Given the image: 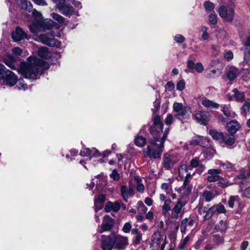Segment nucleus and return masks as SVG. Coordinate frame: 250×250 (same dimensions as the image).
Listing matches in <instances>:
<instances>
[{
	"label": "nucleus",
	"instance_id": "nucleus-2",
	"mask_svg": "<svg viewBox=\"0 0 250 250\" xmlns=\"http://www.w3.org/2000/svg\"><path fill=\"white\" fill-rule=\"evenodd\" d=\"M49 64L44 61L34 57L28 58L27 62L21 63L18 71L25 78L36 80L43 71L49 68Z\"/></svg>",
	"mask_w": 250,
	"mask_h": 250
},
{
	"label": "nucleus",
	"instance_id": "nucleus-9",
	"mask_svg": "<svg viewBox=\"0 0 250 250\" xmlns=\"http://www.w3.org/2000/svg\"><path fill=\"white\" fill-rule=\"evenodd\" d=\"M0 79V85L5 83L9 86H13L17 82V76L13 72L9 70L6 71L5 75H4V77H2V79Z\"/></svg>",
	"mask_w": 250,
	"mask_h": 250
},
{
	"label": "nucleus",
	"instance_id": "nucleus-20",
	"mask_svg": "<svg viewBox=\"0 0 250 250\" xmlns=\"http://www.w3.org/2000/svg\"><path fill=\"white\" fill-rule=\"evenodd\" d=\"M120 204L118 202H108L104 208L105 211L108 212L111 211L115 212L118 211L120 209Z\"/></svg>",
	"mask_w": 250,
	"mask_h": 250
},
{
	"label": "nucleus",
	"instance_id": "nucleus-27",
	"mask_svg": "<svg viewBox=\"0 0 250 250\" xmlns=\"http://www.w3.org/2000/svg\"><path fill=\"white\" fill-rule=\"evenodd\" d=\"M235 141V137L233 135H223L221 143H225L226 145L230 146L234 144Z\"/></svg>",
	"mask_w": 250,
	"mask_h": 250
},
{
	"label": "nucleus",
	"instance_id": "nucleus-61",
	"mask_svg": "<svg viewBox=\"0 0 250 250\" xmlns=\"http://www.w3.org/2000/svg\"><path fill=\"white\" fill-rule=\"evenodd\" d=\"M199 165V161L198 159L197 158H195L194 159H193L191 162H190V165L189 167V168L190 167H196Z\"/></svg>",
	"mask_w": 250,
	"mask_h": 250
},
{
	"label": "nucleus",
	"instance_id": "nucleus-42",
	"mask_svg": "<svg viewBox=\"0 0 250 250\" xmlns=\"http://www.w3.org/2000/svg\"><path fill=\"white\" fill-rule=\"evenodd\" d=\"M204 7L207 11H212L214 8V4L209 0L206 1L204 3Z\"/></svg>",
	"mask_w": 250,
	"mask_h": 250
},
{
	"label": "nucleus",
	"instance_id": "nucleus-35",
	"mask_svg": "<svg viewBox=\"0 0 250 250\" xmlns=\"http://www.w3.org/2000/svg\"><path fill=\"white\" fill-rule=\"evenodd\" d=\"M38 54L42 58L47 59L48 57H49V53L47 49L44 47L39 48L38 50Z\"/></svg>",
	"mask_w": 250,
	"mask_h": 250
},
{
	"label": "nucleus",
	"instance_id": "nucleus-41",
	"mask_svg": "<svg viewBox=\"0 0 250 250\" xmlns=\"http://www.w3.org/2000/svg\"><path fill=\"white\" fill-rule=\"evenodd\" d=\"M51 16L53 20L57 21L58 22L60 23H63L64 21V18L58 14L52 13L51 14Z\"/></svg>",
	"mask_w": 250,
	"mask_h": 250
},
{
	"label": "nucleus",
	"instance_id": "nucleus-25",
	"mask_svg": "<svg viewBox=\"0 0 250 250\" xmlns=\"http://www.w3.org/2000/svg\"><path fill=\"white\" fill-rule=\"evenodd\" d=\"M201 104L205 107L209 108H218L219 106V104L207 98L203 99Z\"/></svg>",
	"mask_w": 250,
	"mask_h": 250
},
{
	"label": "nucleus",
	"instance_id": "nucleus-14",
	"mask_svg": "<svg viewBox=\"0 0 250 250\" xmlns=\"http://www.w3.org/2000/svg\"><path fill=\"white\" fill-rule=\"evenodd\" d=\"M80 154L83 157H100L101 156V153L98 150L95 148L90 149L89 148H83L80 151Z\"/></svg>",
	"mask_w": 250,
	"mask_h": 250
},
{
	"label": "nucleus",
	"instance_id": "nucleus-16",
	"mask_svg": "<svg viewBox=\"0 0 250 250\" xmlns=\"http://www.w3.org/2000/svg\"><path fill=\"white\" fill-rule=\"evenodd\" d=\"M221 172V170L217 169H209L208 172L209 175L207 178V180L209 182H215L218 181L220 178L219 174Z\"/></svg>",
	"mask_w": 250,
	"mask_h": 250
},
{
	"label": "nucleus",
	"instance_id": "nucleus-4",
	"mask_svg": "<svg viewBox=\"0 0 250 250\" xmlns=\"http://www.w3.org/2000/svg\"><path fill=\"white\" fill-rule=\"evenodd\" d=\"M102 248L103 250H112L113 248L121 250L128 245V238L120 235L112 234L108 236H102Z\"/></svg>",
	"mask_w": 250,
	"mask_h": 250
},
{
	"label": "nucleus",
	"instance_id": "nucleus-31",
	"mask_svg": "<svg viewBox=\"0 0 250 250\" xmlns=\"http://www.w3.org/2000/svg\"><path fill=\"white\" fill-rule=\"evenodd\" d=\"M209 133L213 139L218 141L221 143L223 136V134L222 132H220L215 130L212 129L209 130Z\"/></svg>",
	"mask_w": 250,
	"mask_h": 250
},
{
	"label": "nucleus",
	"instance_id": "nucleus-21",
	"mask_svg": "<svg viewBox=\"0 0 250 250\" xmlns=\"http://www.w3.org/2000/svg\"><path fill=\"white\" fill-rule=\"evenodd\" d=\"M199 211L200 212V213H205V215L204 216V218L205 220H208L209 219H210L212 216L213 214L215 212L214 208H213V206L210 207L208 209H207L205 207H201L199 209Z\"/></svg>",
	"mask_w": 250,
	"mask_h": 250
},
{
	"label": "nucleus",
	"instance_id": "nucleus-56",
	"mask_svg": "<svg viewBox=\"0 0 250 250\" xmlns=\"http://www.w3.org/2000/svg\"><path fill=\"white\" fill-rule=\"evenodd\" d=\"M174 40L177 43H182L185 41V39L183 36L180 34H177L175 36Z\"/></svg>",
	"mask_w": 250,
	"mask_h": 250
},
{
	"label": "nucleus",
	"instance_id": "nucleus-55",
	"mask_svg": "<svg viewBox=\"0 0 250 250\" xmlns=\"http://www.w3.org/2000/svg\"><path fill=\"white\" fill-rule=\"evenodd\" d=\"M224 57L228 61L231 60L233 58V53L231 51H228L224 54Z\"/></svg>",
	"mask_w": 250,
	"mask_h": 250
},
{
	"label": "nucleus",
	"instance_id": "nucleus-28",
	"mask_svg": "<svg viewBox=\"0 0 250 250\" xmlns=\"http://www.w3.org/2000/svg\"><path fill=\"white\" fill-rule=\"evenodd\" d=\"M3 61L5 64L11 69H14L16 68L14 62H16V59L15 57L8 56V58L4 59Z\"/></svg>",
	"mask_w": 250,
	"mask_h": 250
},
{
	"label": "nucleus",
	"instance_id": "nucleus-48",
	"mask_svg": "<svg viewBox=\"0 0 250 250\" xmlns=\"http://www.w3.org/2000/svg\"><path fill=\"white\" fill-rule=\"evenodd\" d=\"M238 198H239L238 196H230L229 197V199L228 201L229 206L230 208H233V206H234V202L235 201H237Z\"/></svg>",
	"mask_w": 250,
	"mask_h": 250
},
{
	"label": "nucleus",
	"instance_id": "nucleus-12",
	"mask_svg": "<svg viewBox=\"0 0 250 250\" xmlns=\"http://www.w3.org/2000/svg\"><path fill=\"white\" fill-rule=\"evenodd\" d=\"M56 7L59 11L65 16H69L74 12L73 7L69 4H64V1H59Z\"/></svg>",
	"mask_w": 250,
	"mask_h": 250
},
{
	"label": "nucleus",
	"instance_id": "nucleus-22",
	"mask_svg": "<svg viewBox=\"0 0 250 250\" xmlns=\"http://www.w3.org/2000/svg\"><path fill=\"white\" fill-rule=\"evenodd\" d=\"M121 194L125 201L127 202L129 196H133V189L132 188L130 187L127 190L126 186H122L121 188Z\"/></svg>",
	"mask_w": 250,
	"mask_h": 250
},
{
	"label": "nucleus",
	"instance_id": "nucleus-36",
	"mask_svg": "<svg viewBox=\"0 0 250 250\" xmlns=\"http://www.w3.org/2000/svg\"><path fill=\"white\" fill-rule=\"evenodd\" d=\"M203 197L205 200L208 202L211 201L214 197L212 192L208 190H206L203 192Z\"/></svg>",
	"mask_w": 250,
	"mask_h": 250
},
{
	"label": "nucleus",
	"instance_id": "nucleus-44",
	"mask_svg": "<svg viewBox=\"0 0 250 250\" xmlns=\"http://www.w3.org/2000/svg\"><path fill=\"white\" fill-rule=\"evenodd\" d=\"M190 240V236L189 235L187 236L184 240H183L179 245V248L180 249H183L187 245Z\"/></svg>",
	"mask_w": 250,
	"mask_h": 250
},
{
	"label": "nucleus",
	"instance_id": "nucleus-29",
	"mask_svg": "<svg viewBox=\"0 0 250 250\" xmlns=\"http://www.w3.org/2000/svg\"><path fill=\"white\" fill-rule=\"evenodd\" d=\"M227 229V225L226 222L224 221H220L219 223L216 224L214 228V230L216 231H220L221 232H224Z\"/></svg>",
	"mask_w": 250,
	"mask_h": 250
},
{
	"label": "nucleus",
	"instance_id": "nucleus-1",
	"mask_svg": "<svg viewBox=\"0 0 250 250\" xmlns=\"http://www.w3.org/2000/svg\"><path fill=\"white\" fill-rule=\"evenodd\" d=\"M21 7L22 9L30 13L25 14L28 21H30L28 17L32 16V23L28 26L32 33L36 34L39 32L50 29L53 26L54 22L52 20H43L42 15L38 11L36 10H32V5L30 1L27 0H21Z\"/></svg>",
	"mask_w": 250,
	"mask_h": 250
},
{
	"label": "nucleus",
	"instance_id": "nucleus-19",
	"mask_svg": "<svg viewBox=\"0 0 250 250\" xmlns=\"http://www.w3.org/2000/svg\"><path fill=\"white\" fill-rule=\"evenodd\" d=\"M105 200V196L104 194H100L94 199L95 211L97 213L98 210L103 207V203Z\"/></svg>",
	"mask_w": 250,
	"mask_h": 250
},
{
	"label": "nucleus",
	"instance_id": "nucleus-5",
	"mask_svg": "<svg viewBox=\"0 0 250 250\" xmlns=\"http://www.w3.org/2000/svg\"><path fill=\"white\" fill-rule=\"evenodd\" d=\"M173 109L175 112V116L178 119L182 121L190 118L191 113V108L187 106H184L182 103H174Z\"/></svg>",
	"mask_w": 250,
	"mask_h": 250
},
{
	"label": "nucleus",
	"instance_id": "nucleus-49",
	"mask_svg": "<svg viewBox=\"0 0 250 250\" xmlns=\"http://www.w3.org/2000/svg\"><path fill=\"white\" fill-rule=\"evenodd\" d=\"M219 183L220 185V186L222 187H226L230 186L232 183H229L227 180L224 179V178H219Z\"/></svg>",
	"mask_w": 250,
	"mask_h": 250
},
{
	"label": "nucleus",
	"instance_id": "nucleus-62",
	"mask_svg": "<svg viewBox=\"0 0 250 250\" xmlns=\"http://www.w3.org/2000/svg\"><path fill=\"white\" fill-rule=\"evenodd\" d=\"M142 238V235L141 233L138 234V235H136L135 238L134 240V243L135 245H138L140 244Z\"/></svg>",
	"mask_w": 250,
	"mask_h": 250
},
{
	"label": "nucleus",
	"instance_id": "nucleus-11",
	"mask_svg": "<svg viewBox=\"0 0 250 250\" xmlns=\"http://www.w3.org/2000/svg\"><path fill=\"white\" fill-rule=\"evenodd\" d=\"M185 204L181 200H179L173 208L170 215V218L177 220L182 217V209Z\"/></svg>",
	"mask_w": 250,
	"mask_h": 250
},
{
	"label": "nucleus",
	"instance_id": "nucleus-13",
	"mask_svg": "<svg viewBox=\"0 0 250 250\" xmlns=\"http://www.w3.org/2000/svg\"><path fill=\"white\" fill-rule=\"evenodd\" d=\"M114 225V220L108 215L104 216L101 228L99 229L100 233L110 230Z\"/></svg>",
	"mask_w": 250,
	"mask_h": 250
},
{
	"label": "nucleus",
	"instance_id": "nucleus-50",
	"mask_svg": "<svg viewBox=\"0 0 250 250\" xmlns=\"http://www.w3.org/2000/svg\"><path fill=\"white\" fill-rule=\"evenodd\" d=\"M185 88V82L183 80L179 81L176 85V88L179 91L183 90Z\"/></svg>",
	"mask_w": 250,
	"mask_h": 250
},
{
	"label": "nucleus",
	"instance_id": "nucleus-23",
	"mask_svg": "<svg viewBox=\"0 0 250 250\" xmlns=\"http://www.w3.org/2000/svg\"><path fill=\"white\" fill-rule=\"evenodd\" d=\"M162 235L161 233L157 231L152 234L151 236V245L153 247H158L161 243Z\"/></svg>",
	"mask_w": 250,
	"mask_h": 250
},
{
	"label": "nucleus",
	"instance_id": "nucleus-24",
	"mask_svg": "<svg viewBox=\"0 0 250 250\" xmlns=\"http://www.w3.org/2000/svg\"><path fill=\"white\" fill-rule=\"evenodd\" d=\"M163 165L167 169H170L174 165V161L172 156L165 154L164 156Z\"/></svg>",
	"mask_w": 250,
	"mask_h": 250
},
{
	"label": "nucleus",
	"instance_id": "nucleus-33",
	"mask_svg": "<svg viewBox=\"0 0 250 250\" xmlns=\"http://www.w3.org/2000/svg\"><path fill=\"white\" fill-rule=\"evenodd\" d=\"M135 144L139 147L143 146L146 143V139L142 136H137L134 140Z\"/></svg>",
	"mask_w": 250,
	"mask_h": 250
},
{
	"label": "nucleus",
	"instance_id": "nucleus-53",
	"mask_svg": "<svg viewBox=\"0 0 250 250\" xmlns=\"http://www.w3.org/2000/svg\"><path fill=\"white\" fill-rule=\"evenodd\" d=\"M215 152V150L212 148H208L207 149L206 155L208 159H210Z\"/></svg>",
	"mask_w": 250,
	"mask_h": 250
},
{
	"label": "nucleus",
	"instance_id": "nucleus-26",
	"mask_svg": "<svg viewBox=\"0 0 250 250\" xmlns=\"http://www.w3.org/2000/svg\"><path fill=\"white\" fill-rule=\"evenodd\" d=\"M233 96L234 99L237 102H243L245 100L244 93L239 91L237 89L232 90Z\"/></svg>",
	"mask_w": 250,
	"mask_h": 250
},
{
	"label": "nucleus",
	"instance_id": "nucleus-37",
	"mask_svg": "<svg viewBox=\"0 0 250 250\" xmlns=\"http://www.w3.org/2000/svg\"><path fill=\"white\" fill-rule=\"evenodd\" d=\"M188 218H186L184 219L180 225V230L183 234H186L188 229Z\"/></svg>",
	"mask_w": 250,
	"mask_h": 250
},
{
	"label": "nucleus",
	"instance_id": "nucleus-59",
	"mask_svg": "<svg viewBox=\"0 0 250 250\" xmlns=\"http://www.w3.org/2000/svg\"><path fill=\"white\" fill-rule=\"evenodd\" d=\"M187 65L188 68L190 70H192L194 69L195 64L193 61L192 60H189L187 61Z\"/></svg>",
	"mask_w": 250,
	"mask_h": 250
},
{
	"label": "nucleus",
	"instance_id": "nucleus-45",
	"mask_svg": "<svg viewBox=\"0 0 250 250\" xmlns=\"http://www.w3.org/2000/svg\"><path fill=\"white\" fill-rule=\"evenodd\" d=\"M17 87L19 89L25 90L27 89V85L22 80H20L18 82Z\"/></svg>",
	"mask_w": 250,
	"mask_h": 250
},
{
	"label": "nucleus",
	"instance_id": "nucleus-17",
	"mask_svg": "<svg viewBox=\"0 0 250 250\" xmlns=\"http://www.w3.org/2000/svg\"><path fill=\"white\" fill-rule=\"evenodd\" d=\"M192 145H199L203 147H208L210 146L208 140L206 137H198L192 139L190 142Z\"/></svg>",
	"mask_w": 250,
	"mask_h": 250
},
{
	"label": "nucleus",
	"instance_id": "nucleus-47",
	"mask_svg": "<svg viewBox=\"0 0 250 250\" xmlns=\"http://www.w3.org/2000/svg\"><path fill=\"white\" fill-rule=\"evenodd\" d=\"M209 22L211 24H215L217 22V16L215 14H210L208 16Z\"/></svg>",
	"mask_w": 250,
	"mask_h": 250
},
{
	"label": "nucleus",
	"instance_id": "nucleus-52",
	"mask_svg": "<svg viewBox=\"0 0 250 250\" xmlns=\"http://www.w3.org/2000/svg\"><path fill=\"white\" fill-rule=\"evenodd\" d=\"M194 69L198 73H202L204 71V66L202 63L197 62L195 64Z\"/></svg>",
	"mask_w": 250,
	"mask_h": 250
},
{
	"label": "nucleus",
	"instance_id": "nucleus-64",
	"mask_svg": "<svg viewBox=\"0 0 250 250\" xmlns=\"http://www.w3.org/2000/svg\"><path fill=\"white\" fill-rule=\"evenodd\" d=\"M244 195L247 198H250V187L245 189L244 192Z\"/></svg>",
	"mask_w": 250,
	"mask_h": 250
},
{
	"label": "nucleus",
	"instance_id": "nucleus-51",
	"mask_svg": "<svg viewBox=\"0 0 250 250\" xmlns=\"http://www.w3.org/2000/svg\"><path fill=\"white\" fill-rule=\"evenodd\" d=\"M220 165L224 169H232L233 167V164L229 162H226L225 163H221L220 164Z\"/></svg>",
	"mask_w": 250,
	"mask_h": 250
},
{
	"label": "nucleus",
	"instance_id": "nucleus-57",
	"mask_svg": "<svg viewBox=\"0 0 250 250\" xmlns=\"http://www.w3.org/2000/svg\"><path fill=\"white\" fill-rule=\"evenodd\" d=\"M131 229V225L129 223H126L123 228V231L125 233L129 232Z\"/></svg>",
	"mask_w": 250,
	"mask_h": 250
},
{
	"label": "nucleus",
	"instance_id": "nucleus-40",
	"mask_svg": "<svg viewBox=\"0 0 250 250\" xmlns=\"http://www.w3.org/2000/svg\"><path fill=\"white\" fill-rule=\"evenodd\" d=\"M222 111L223 112L224 114L227 117H229L231 116V113L229 110V105H222Z\"/></svg>",
	"mask_w": 250,
	"mask_h": 250
},
{
	"label": "nucleus",
	"instance_id": "nucleus-54",
	"mask_svg": "<svg viewBox=\"0 0 250 250\" xmlns=\"http://www.w3.org/2000/svg\"><path fill=\"white\" fill-rule=\"evenodd\" d=\"M110 176L114 180H118L120 178V175L116 169H114L110 174Z\"/></svg>",
	"mask_w": 250,
	"mask_h": 250
},
{
	"label": "nucleus",
	"instance_id": "nucleus-34",
	"mask_svg": "<svg viewBox=\"0 0 250 250\" xmlns=\"http://www.w3.org/2000/svg\"><path fill=\"white\" fill-rule=\"evenodd\" d=\"M242 114L246 116L250 111V99L246 100L241 108Z\"/></svg>",
	"mask_w": 250,
	"mask_h": 250
},
{
	"label": "nucleus",
	"instance_id": "nucleus-7",
	"mask_svg": "<svg viewBox=\"0 0 250 250\" xmlns=\"http://www.w3.org/2000/svg\"><path fill=\"white\" fill-rule=\"evenodd\" d=\"M219 15L225 21L231 22L234 18V10L230 6H221L218 10Z\"/></svg>",
	"mask_w": 250,
	"mask_h": 250
},
{
	"label": "nucleus",
	"instance_id": "nucleus-3",
	"mask_svg": "<svg viewBox=\"0 0 250 250\" xmlns=\"http://www.w3.org/2000/svg\"><path fill=\"white\" fill-rule=\"evenodd\" d=\"M169 130L166 128L163 136L161 138L152 136L150 139V144L144 149V156L153 159H160L163 151L164 143L167 137Z\"/></svg>",
	"mask_w": 250,
	"mask_h": 250
},
{
	"label": "nucleus",
	"instance_id": "nucleus-32",
	"mask_svg": "<svg viewBox=\"0 0 250 250\" xmlns=\"http://www.w3.org/2000/svg\"><path fill=\"white\" fill-rule=\"evenodd\" d=\"M171 203V201L170 199H167L165 201L162 208L163 214L166 215L167 213L170 210Z\"/></svg>",
	"mask_w": 250,
	"mask_h": 250
},
{
	"label": "nucleus",
	"instance_id": "nucleus-60",
	"mask_svg": "<svg viewBox=\"0 0 250 250\" xmlns=\"http://www.w3.org/2000/svg\"><path fill=\"white\" fill-rule=\"evenodd\" d=\"M213 240L214 241L218 244L222 243L224 241L223 237L218 235H214L213 236Z\"/></svg>",
	"mask_w": 250,
	"mask_h": 250
},
{
	"label": "nucleus",
	"instance_id": "nucleus-30",
	"mask_svg": "<svg viewBox=\"0 0 250 250\" xmlns=\"http://www.w3.org/2000/svg\"><path fill=\"white\" fill-rule=\"evenodd\" d=\"M238 70L237 68H231L227 73V77L229 81H232L238 76Z\"/></svg>",
	"mask_w": 250,
	"mask_h": 250
},
{
	"label": "nucleus",
	"instance_id": "nucleus-10",
	"mask_svg": "<svg viewBox=\"0 0 250 250\" xmlns=\"http://www.w3.org/2000/svg\"><path fill=\"white\" fill-rule=\"evenodd\" d=\"M194 119L201 125H206L210 118V113L205 110L198 111L194 115Z\"/></svg>",
	"mask_w": 250,
	"mask_h": 250
},
{
	"label": "nucleus",
	"instance_id": "nucleus-58",
	"mask_svg": "<svg viewBox=\"0 0 250 250\" xmlns=\"http://www.w3.org/2000/svg\"><path fill=\"white\" fill-rule=\"evenodd\" d=\"M173 117L172 115L169 114L167 115L165 119V123L167 125H169L172 124L173 121Z\"/></svg>",
	"mask_w": 250,
	"mask_h": 250
},
{
	"label": "nucleus",
	"instance_id": "nucleus-46",
	"mask_svg": "<svg viewBox=\"0 0 250 250\" xmlns=\"http://www.w3.org/2000/svg\"><path fill=\"white\" fill-rule=\"evenodd\" d=\"M244 61L248 64L250 63V48L245 49L244 52Z\"/></svg>",
	"mask_w": 250,
	"mask_h": 250
},
{
	"label": "nucleus",
	"instance_id": "nucleus-39",
	"mask_svg": "<svg viewBox=\"0 0 250 250\" xmlns=\"http://www.w3.org/2000/svg\"><path fill=\"white\" fill-rule=\"evenodd\" d=\"M213 208H214L215 212H217L219 213H225L226 211L224 206L221 204L214 205L213 206Z\"/></svg>",
	"mask_w": 250,
	"mask_h": 250
},
{
	"label": "nucleus",
	"instance_id": "nucleus-6",
	"mask_svg": "<svg viewBox=\"0 0 250 250\" xmlns=\"http://www.w3.org/2000/svg\"><path fill=\"white\" fill-rule=\"evenodd\" d=\"M38 41L51 47H60L61 45L60 42L56 41L54 38V33L52 31L46 34H42L38 37Z\"/></svg>",
	"mask_w": 250,
	"mask_h": 250
},
{
	"label": "nucleus",
	"instance_id": "nucleus-63",
	"mask_svg": "<svg viewBox=\"0 0 250 250\" xmlns=\"http://www.w3.org/2000/svg\"><path fill=\"white\" fill-rule=\"evenodd\" d=\"M12 52L16 56H20L22 53V50L18 47H15L12 49Z\"/></svg>",
	"mask_w": 250,
	"mask_h": 250
},
{
	"label": "nucleus",
	"instance_id": "nucleus-18",
	"mask_svg": "<svg viewBox=\"0 0 250 250\" xmlns=\"http://www.w3.org/2000/svg\"><path fill=\"white\" fill-rule=\"evenodd\" d=\"M228 131L231 134H235L240 128V125L235 120H232L227 124Z\"/></svg>",
	"mask_w": 250,
	"mask_h": 250
},
{
	"label": "nucleus",
	"instance_id": "nucleus-8",
	"mask_svg": "<svg viewBox=\"0 0 250 250\" xmlns=\"http://www.w3.org/2000/svg\"><path fill=\"white\" fill-rule=\"evenodd\" d=\"M163 126L160 116H155L153 120V125L150 128L152 136L162 137L164 133L163 131Z\"/></svg>",
	"mask_w": 250,
	"mask_h": 250
},
{
	"label": "nucleus",
	"instance_id": "nucleus-43",
	"mask_svg": "<svg viewBox=\"0 0 250 250\" xmlns=\"http://www.w3.org/2000/svg\"><path fill=\"white\" fill-rule=\"evenodd\" d=\"M188 167L186 165H182L179 167V173L181 177H184L185 174L188 172Z\"/></svg>",
	"mask_w": 250,
	"mask_h": 250
},
{
	"label": "nucleus",
	"instance_id": "nucleus-38",
	"mask_svg": "<svg viewBox=\"0 0 250 250\" xmlns=\"http://www.w3.org/2000/svg\"><path fill=\"white\" fill-rule=\"evenodd\" d=\"M135 181L137 184V190L138 191L143 192L145 190L144 186L141 183V180L139 177H135L134 178Z\"/></svg>",
	"mask_w": 250,
	"mask_h": 250
},
{
	"label": "nucleus",
	"instance_id": "nucleus-15",
	"mask_svg": "<svg viewBox=\"0 0 250 250\" xmlns=\"http://www.w3.org/2000/svg\"><path fill=\"white\" fill-rule=\"evenodd\" d=\"M12 37L15 42H20L21 40L27 38V34L24 32L21 28L17 27L15 31L12 34Z\"/></svg>",
	"mask_w": 250,
	"mask_h": 250
}]
</instances>
